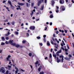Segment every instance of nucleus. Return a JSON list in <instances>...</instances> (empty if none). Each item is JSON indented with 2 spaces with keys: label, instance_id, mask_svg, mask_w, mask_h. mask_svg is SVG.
<instances>
[{
  "label": "nucleus",
  "instance_id": "nucleus-1",
  "mask_svg": "<svg viewBox=\"0 0 74 74\" xmlns=\"http://www.w3.org/2000/svg\"><path fill=\"white\" fill-rule=\"evenodd\" d=\"M30 30H34L35 29V27L34 26H31L29 27Z\"/></svg>",
  "mask_w": 74,
  "mask_h": 74
},
{
  "label": "nucleus",
  "instance_id": "nucleus-2",
  "mask_svg": "<svg viewBox=\"0 0 74 74\" xmlns=\"http://www.w3.org/2000/svg\"><path fill=\"white\" fill-rule=\"evenodd\" d=\"M60 9L62 10V11H64L65 10V8L64 6H62L60 8Z\"/></svg>",
  "mask_w": 74,
  "mask_h": 74
},
{
  "label": "nucleus",
  "instance_id": "nucleus-3",
  "mask_svg": "<svg viewBox=\"0 0 74 74\" xmlns=\"http://www.w3.org/2000/svg\"><path fill=\"white\" fill-rule=\"evenodd\" d=\"M53 56L55 58L56 60H58L59 59L58 57H57L56 58V54H53Z\"/></svg>",
  "mask_w": 74,
  "mask_h": 74
},
{
  "label": "nucleus",
  "instance_id": "nucleus-4",
  "mask_svg": "<svg viewBox=\"0 0 74 74\" xmlns=\"http://www.w3.org/2000/svg\"><path fill=\"white\" fill-rule=\"evenodd\" d=\"M44 2V0H40L39 1V2L38 3V6H39L40 5V4H41L42 3V2Z\"/></svg>",
  "mask_w": 74,
  "mask_h": 74
},
{
  "label": "nucleus",
  "instance_id": "nucleus-5",
  "mask_svg": "<svg viewBox=\"0 0 74 74\" xmlns=\"http://www.w3.org/2000/svg\"><path fill=\"white\" fill-rule=\"evenodd\" d=\"M61 52H62V50H60L59 51H58L56 53V54L57 56H59V53H61Z\"/></svg>",
  "mask_w": 74,
  "mask_h": 74
},
{
  "label": "nucleus",
  "instance_id": "nucleus-6",
  "mask_svg": "<svg viewBox=\"0 0 74 74\" xmlns=\"http://www.w3.org/2000/svg\"><path fill=\"white\" fill-rule=\"evenodd\" d=\"M0 71L2 72V73H4L5 71V70H4V68L1 69L0 70Z\"/></svg>",
  "mask_w": 74,
  "mask_h": 74
},
{
  "label": "nucleus",
  "instance_id": "nucleus-7",
  "mask_svg": "<svg viewBox=\"0 0 74 74\" xmlns=\"http://www.w3.org/2000/svg\"><path fill=\"white\" fill-rule=\"evenodd\" d=\"M54 45H55V47L56 48V49H58V45H56V43H54Z\"/></svg>",
  "mask_w": 74,
  "mask_h": 74
},
{
  "label": "nucleus",
  "instance_id": "nucleus-8",
  "mask_svg": "<svg viewBox=\"0 0 74 74\" xmlns=\"http://www.w3.org/2000/svg\"><path fill=\"white\" fill-rule=\"evenodd\" d=\"M60 4H63L64 3V0H60Z\"/></svg>",
  "mask_w": 74,
  "mask_h": 74
},
{
  "label": "nucleus",
  "instance_id": "nucleus-9",
  "mask_svg": "<svg viewBox=\"0 0 74 74\" xmlns=\"http://www.w3.org/2000/svg\"><path fill=\"white\" fill-rule=\"evenodd\" d=\"M13 42H14V40H10L9 41V44H10L12 45V43H13Z\"/></svg>",
  "mask_w": 74,
  "mask_h": 74
},
{
  "label": "nucleus",
  "instance_id": "nucleus-10",
  "mask_svg": "<svg viewBox=\"0 0 74 74\" xmlns=\"http://www.w3.org/2000/svg\"><path fill=\"white\" fill-rule=\"evenodd\" d=\"M18 5H21V6L24 5H25V4L24 3H18Z\"/></svg>",
  "mask_w": 74,
  "mask_h": 74
},
{
  "label": "nucleus",
  "instance_id": "nucleus-11",
  "mask_svg": "<svg viewBox=\"0 0 74 74\" xmlns=\"http://www.w3.org/2000/svg\"><path fill=\"white\" fill-rule=\"evenodd\" d=\"M17 7H18V8H17L16 9L17 10H21V7L20 6L18 5Z\"/></svg>",
  "mask_w": 74,
  "mask_h": 74
},
{
  "label": "nucleus",
  "instance_id": "nucleus-12",
  "mask_svg": "<svg viewBox=\"0 0 74 74\" xmlns=\"http://www.w3.org/2000/svg\"><path fill=\"white\" fill-rule=\"evenodd\" d=\"M65 59H66V60H69L71 59V58H64Z\"/></svg>",
  "mask_w": 74,
  "mask_h": 74
},
{
  "label": "nucleus",
  "instance_id": "nucleus-13",
  "mask_svg": "<svg viewBox=\"0 0 74 74\" xmlns=\"http://www.w3.org/2000/svg\"><path fill=\"white\" fill-rule=\"evenodd\" d=\"M56 8H57V10H56V12H59V10H58V9H59V7L58 6H56Z\"/></svg>",
  "mask_w": 74,
  "mask_h": 74
},
{
  "label": "nucleus",
  "instance_id": "nucleus-14",
  "mask_svg": "<svg viewBox=\"0 0 74 74\" xmlns=\"http://www.w3.org/2000/svg\"><path fill=\"white\" fill-rule=\"evenodd\" d=\"M44 5H43L41 6V8H40V10H44Z\"/></svg>",
  "mask_w": 74,
  "mask_h": 74
},
{
  "label": "nucleus",
  "instance_id": "nucleus-15",
  "mask_svg": "<svg viewBox=\"0 0 74 74\" xmlns=\"http://www.w3.org/2000/svg\"><path fill=\"white\" fill-rule=\"evenodd\" d=\"M41 67H42L41 66H40L38 68V71H39L40 72V70H41Z\"/></svg>",
  "mask_w": 74,
  "mask_h": 74
},
{
  "label": "nucleus",
  "instance_id": "nucleus-16",
  "mask_svg": "<svg viewBox=\"0 0 74 74\" xmlns=\"http://www.w3.org/2000/svg\"><path fill=\"white\" fill-rule=\"evenodd\" d=\"M6 74H11V73L10 72V71H6Z\"/></svg>",
  "mask_w": 74,
  "mask_h": 74
},
{
  "label": "nucleus",
  "instance_id": "nucleus-17",
  "mask_svg": "<svg viewBox=\"0 0 74 74\" xmlns=\"http://www.w3.org/2000/svg\"><path fill=\"white\" fill-rule=\"evenodd\" d=\"M47 45L48 46H50V44L49 43V42L48 41L47 42Z\"/></svg>",
  "mask_w": 74,
  "mask_h": 74
},
{
  "label": "nucleus",
  "instance_id": "nucleus-18",
  "mask_svg": "<svg viewBox=\"0 0 74 74\" xmlns=\"http://www.w3.org/2000/svg\"><path fill=\"white\" fill-rule=\"evenodd\" d=\"M15 47H16V48H18V47H20V45L18 44L16 45Z\"/></svg>",
  "mask_w": 74,
  "mask_h": 74
},
{
  "label": "nucleus",
  "instance_id": "nucleus-19",
  "mask_svg": "<svg viewBox=\"0 0 74 74\" xmlns=\"http://www.w3.org/2000/svg\"><path fill=\"white\" fill-rule=\"evenodd\" d=\"M1 38L3 41H4L5 40V38L4 37H2Z\"/></svg>",
  "mask_w": 74,
  "mask_h": 74
},
{
  "label": "nucleus",
  "instance_id": "nucleus-20",
  "mask_svg": "<svg viewBox=\"0 0 74 74\" xmlns=\"http://www.w3.org/2000/svg\"><path fill=\"white\" fill-rule=\"evenodd\" d=\"M8 3H9V4L10 5H12V4H11V1H8Z\"/></svg>",
  "mask_w": 74,
  "mask_h": 74
},
{
  "label": "nucleus",
  "instance_id": "nucleus-21",
  "mask_svg": "<svg viewBox=\"0 0 74 74\" xmlns=\"http://www.w3.org/2000/svg\"><path fill=\"white\" fill-rule=\"evenodd\" d=\"M1 45H5V43L3 42H1Z\"/></svg>",
  "mask_w": 74,
  "mask_h": 74
},
{
  "label": "nucleus",
  "instance_id": "nucleus-22",
  "mask_svg": "<svg viewBox=\"0 0 74 74\" xmlns=\"http://www.w3.org/2000/svg\"><path fill=\"white\" fill-rule=\"evenodd\" d=\"M12 45H13V46H16V44L15 43H13L12 44Z\"/></svg>",
  "mask_w": 74,
  "mask_h": 74
},
{
  "label": "nucleus",
  "instance_id": "nucleus-23",
  "mask_svg": "<svg viewBox=\"0 0 74 74\" xmlns=\"http://www.w3.org/2000/svg\"><path fill=\"white\" fill-rule=\"evenodd\" d=\"M14 33H15V34H17V35L18 34H19V32H16V31Z\"/></svg>",
  "mask_w": 74,
  "mask_h": 74
},
{
  "label": "nucleus",
  "instance_id": "nucleus-24",
  "mask_svg": "<svg viewBox=\"0 0 74 74\" xmlns=\"http://www.w3.org/2000/svg\"><path fill=\"white\" fill-rule=\"evenodd\" d=\"M11 6V8L13 9V10H14V7L13 6H12V5H10Z\"/></svg>",
  "mask_w": 74,
  "mask_h": 74
},
{
  "label": "nucleus",
  "instance_id": "nucleus-25",
  "mask_svg": "<svg viewBox=\"0 0 74 74\" xmlns=\"http://www.w3.org/2000/svg\"><path fill=\"white\" fill-rule=\"evenodd\" d=\"M11 23L12 25H15V22L14 21H12V23Z\"/></svg>",
  "mask_w": 74,
  "mask_h": 74
},
{
  "label": "nucleus",
  "instance_id": "nucleus-26",
  "mask_svg": "<svg viewBox=\"0 0 74 74\" xmlns=\"http://www.w3.org/2000/svg\"><path fill=\"white\" fill-rule=\"evenodd\" d=\"M51 4L52 5H53V4H54V1H52Z\"/></svg>",
  "mask_w": 74,
  "mask_h": 74
},
{
  "label": "nucleus",
  "instance_id": "nucleus-27",
  "mask_svg": "<svg viewBox=\"0 0 74 74\" xmlns=\"http://www.w3.org/2000/svg\"><path fill=\"white\" fill-rule=\"evenodd\" d=\"M59 57L60 58H64L63 57V56L61 55V56H59Z\"/></svg>",
  "mask_w": 74,
  "mask_h": 74
},
{
  "label": "nucleus",
  "instance_id": "nucleus-28",
  "mask_svg": "<svg viewBox=\"0 0 74 74\" xmlns=\"http://www.w3.org/2000/svg\"><path fill=\"white\" fill-rule=\"evenodd\" d=\"M5 43L6 44H9V42H8L7 41L5 42Z\"/></svg>",
  "mask_w": 74,
  "mask_h": 74
},
{
  "label": "nucleus",
  "instance_id": "nucleus-29",
  "mask_svg": "<svg viewBox=\"0 0 74 74\" xmlns=\"http://www.w3.org/2000/svg\"><path fill=\"white\" fill-rule=\"evenodd\" d=\"M50 18H53V15L52 14H51L50 15Z\"/></svg>",
  "mask_w": 74,
  "mask_h": 74
},
{
  "label": "nucleus",
  "instance_id": "nucleus-30",
  "mask_svg": "<svg viewBox=\"0 0 74 74\" xmlns=\"http://www.w3.org/2000/svg\"><path fill=\"white\" fill-rule=\"evenodd\" d=\"M44 74V72L43 71H42L41 72H40V74Z\"/></svg>",
  "mask_w": 74,
  "mask_h": 74
},
{
  "label": "nucleus",
  "instance_id": "nucleus-31",
  "mask_svg": "<svg viewBox=\"0 0 74 74\" xmlns=\"http://www.w3.org/2000/svg\"><path fill=\"white\" fill-rule=\"evenodd\" d=\"M26 4L27 7H29L30 5V4H28L27 3H26Z\"/></svg>",
  "mask_w": 74,
  "mask_h": 74
},
{
  "label": "nucleus",
  "instance_id": "nucleus-32",
  "mask_svg": "<svg viewBox=\"0 0 74 74\" xmlns=\"http://www.w3.org/2000/svg\"><path fill=\"white\" fill-rule=\"evenodd\" d=\"M51 43L52 44H54L53 42V41L52 40H51Z\"/></svg>",
  "mask_w": 74,
  "mask_h": 74
},
{
  "label": "nucleus",
  "instance_id": "nucleus-33",
  "mask_svg": "<svg viewBox=\"0 0 74 74\" xmlns=\"http://www.w3.org/2000/svg\"><path fill=\"white\" fill-rule=\"evenodd\" d=\"M5 38L6 40H8L9 39V38L8 37H6Z\"/></svg>",
  "mask_w": 74,
  "mask_h": 74
},
{
  "label": "nucleus",
  "instance_id": "nucleus-34",
  "mask_svg": "<svg viewBox=\"0 0 74 74\" xmlns=\"http://www.w3.org/2000/svg\"><path fill=\"white\" fill-rule=\"evenodd\" d=\"M61 49H62V50H63V51H64V47H61Z\"/></svg>",
  "mask_w": 74,
  "mask_h": 74
},
{
  "label": "nucleus",
  "instance_id": "nucleus-35",
  "mask_svg": "<svg viewBox=\"0 0 74 74\" xmlns=\"http://www.w3.org/2000/svg\"><path fill=\"white\" fill-rule=\"evenodd\" d=\"M4 22H8V20L6 19L4 21Z\"/></svg>",
  "mask_w": 74,
  "mask_h": 74
},
{
  "label": "nucleus",
  "instance_id": "nucleus-36",
  "mask_svg": "<svg viewBox=\"0 0 74 74\" xmlns=\"http://www.w3.org/2000/svg\"><path fill=\"white\" fill-rule=\"evenodd\" d=\"M29 56H32V53H29Z\"/></svg>",
  "mask_w": 74,
  "mask_h": 74
},
{
  "label": "nucleus",
  "instance_id": "nucleus-37",
  "mask_svg": "<svg viewBox=\"0 0 74 74\" xmlns=\"http://www.w3.org/2000/svg\"><path fill=\"white\" fill-rule=\"evenodd\" d=\"M36 38H37L39 40H40V36L37 37Z\"/></svg>",
  "mask_w": 74,
  "mask_h": 74
},
{
  "label": "nucleus",
  "instance_id": "nucleus-38",
  "mask_svg": "<svg viewBox=\"0 0 74 74\" xmlns=\"http://www.w3.org/2000/svg\"><path fill=\"white\" fill-rule=\"evenodd\" d=\"M22 42L23 43V44H25V43H26V41L25 40H23L22 41Z\"/></svg>",
  "mask_w": 74,
  "mask_h": 74
},
{
  "label": "nucleus",
  "instance_id": "nucleus-39",
  "mask_svg": "<svg viewBox=\"0 0 74 74\" xmlns=\"http://www.w3.org/2000/svg\"><path fill=\"white\" fill-rule=\"evenodd\" d=\"M34 5V3H31V6L32 7H33V5Z\"/></svg>",
  "mask_w": 74,
  "mask_h": 74
},
{
  "label": "nucleus",
  "instance_id": "nucleus-40",
  "mask_svg": "<svg viewBox=\"0 0 74 74\" xmlns=\"http://www.w3.org/2000/svg\"><path fill=\"white\" fill-rule=\"evenodd\" d=\"M52 57V55L51 54H50V56H49V58H51V57Z\"/></svg>",
  "mask_w": 74,
  "mask_h": 74
},
{
  "label": "nucleus",
  "instance_id": "nucleus-41",
  "mask_svg": "<svg viewBox=\"0 0 74 74\" xmlns=\"http://www.w3.org/2000/svg\"><path fill=\"white\" fill-rule=\"evenodd\" d=\"M33 12L32 11V13L30 14L31 15H33Z\"/></svg>",
  "mask_w": 74,
  "mask_h": 74
},
{
  "label": "nucleus",
  "instance_id": "nucleus-42",
  "mask_svg": "<svg viewBox=\"0 0 74 74\" xmlns=\"http://www.w3.org/2000/svg\"><path fill=\"white\" fill-rule=\"evenodd\" d=\"M6 8L8 10V11H10V10H9V8H8V7H6Z\"/></svg>",
  "mask_w": 74,
  "mask_h": 74
},
{
  "label": "nucleus",
  "instance_id": "nucleus-43",
  "mask_svg": "<svg viewBox=\"0 0 74 74\" xmlns=\"http://www.w3.org/2000/svg\"><path fill=\"white\" fill-rule=\"evenodd\" d=\"M60 62V60H57L58 63H59Z\"/></svg>",
  "mask_w": 74,
  "mask_h": 74
},
{
  "label": "nucleus",
  "instance_id": "nucleus-44",
  "mask_svg": "<svg viewBox=\"0 0 74 74\" xmlns=\"http://www.w3.org/2000/svg\"><path fill=\"white\" fill-rule=\"evenodd\" d=\"M44 42H46V41H47V40H46V39L45 38L44 39Z\"/></svg>",
  "mask_w": 74,
  "mask_h": 74
},
{
  "label": "nucleus",
  "instance_id": "nucleus-45",
  "mask_svg": "<svg viewBox=\"0 0 74 74\" xmlns=\"http://www.w3.org/2000/svg\"><path fill=\"white\" fill-rule=\"evenodd\" d=\"M9 58H8V57H7L6 58V59L8 61H9Z\"/></svg>",
  "mask_w": 74,
  "mask_h": 74
},
{
  "label": "nucleus",
  "instance_id": "nucleus-46",
  "mask_svg": "<svg viewBox=\"0 0 74 74\" xmlns=\"http://www.w3.org/2000/svg\"><path fill=\"white\" fill-rule=\"evenodd\" d=\"M2 51H3V49L0 50V53H1V52H2Z\"/></svg>",
  "mask_w": 74,
  "mask_h": 74
},
{
  "label": "nucleus",
  "instance_id": "nucleus-47",
  "mask_svg": "<svg viewBox=\"0 0 74 74\" xmlns=\"http://www.w3.org/2000/svg\"><path fill=\"white\" fill-rule=\"evenodd\" d=\"M8 68H11V66H10L8 65Z\"/></svg>",
  "mask_w": 74,
  "mask_h": 74
},
{
  "label": "nucleus",
  "instance_id": "nucleus-48",
  "mask_svg": "<svg viewBox=\"0 0 74 74\" xmlns=\"http://www.w3.org/2000/svg\"><path fill=\"white\" fill-rule=\"evenodd\" d=\"M27 36H29V34L28 33H27Z\"/></svg>",
  "mask_w": 74,
  "mask_h": 74
},
{
  "label": "nucleus",
  "instance_id": "nucleus-49",
  "mask_svg": "<svg viewBox=\"0 0 74 74\" xmlns=\"http://www.w3.org/2000/svg\"><path fill=\"white\" fill-rule=\"evenodd\" d=\"M52 22L50 23V26H52Z\"/></svg>",
  "mask_w": 74,
  "mask_h": 74
},
{
  "label": "nucleus",
  "instance_id": "nucleus-50",
  "mask_svg": "<svg viewBox=\"0 0 74 74\" xmlns=\"http://www.w3.org/2000/svg\"><path fill=\"white\" fill-rule=\"evenodd\" d=\"M40 45H41V46H42V43H40L39 44Z\"/></svg>",
  "mask_w": 74,
  "mask_h": 74
},
{
  "label": "nucleus",
  "instance_id": "nucleus-51",
  "mask_svg": "<svg viewBox=\"0 0 74 74\" xmlns=\"http://www.w3.org/2000/svg\"><path fill=\"white\" fill-rule=\"evenodd\" d=\"M38 64V61H37L35 63V64Z\"/></svg>",
  "mask_w": 74,
  "mask_h": 74
},
{
  "label": "nucleus",
  "instance_id": "nucleus-52",
  "mask_svg": "<svg viewBox=\"0 0 74 74\" xmlns=\"http://www.w3.org/2000/svg\"><path fill=\"white\" fill-rule=\"evenodd\" d=\"M54 50L55 51H57L58 50L56 49H54Z\"/></svg>",
  "mask_w": 74,
  "mask_h": 74
},
{
  "label": "nucleus",
  "instance_id": "nucleus-53",
  "mask_svg": "<svg viewBox=\"0 0 74 74\" xmlns=\"http://www.w3.org/2000/svg\"><path fill=\"white\" fill-rule=\"evenodd\" d=\"M65 32L66 33H67V31L65 30Z\"/></svg>",
  "mask_w": 74,
  "mask_h": 74
},
{
  "label": "nucleus",
  "instance_id": "nucleus-54",
  "mask_svg": "<svg viewBox=\"0 0 74 74\" xmlns=\"http://www.w3.org/2000/svg\"><path fill=\"white\" fill-rule=\"evenodd\" d=\"M61 61L62 62H63V58L62 59Z\"/></svg>",
  "mask_w": 74,
  "mask_h": 74
},
{
  "label": "nucleus",
  "instance_id": "nucleus-55",
  "mask_svg": "<svg viewBox=\"0 0 74 74\" xmlns=\"http://www.w3.org/2000/svg\"><path fill=\"white\" fill-rule=\"evenodd\" d=\"M8 35H10V32H8V33L7 34Z\"/></svg>",
  "mask_w": 74,
  "mask_h": 74
},
{
  "label": "nucleus",
  "instance_id": "nucleus-56",
  "mask_svg": "<svg viewBox=\"0 0 74 74\" xmlns=\"http://www.w3.org/2000/svg\"><path fill=\"white\" fill-rule=\"evenodd\" d=\"M7 25H10V23H9V22L7 23Z\"/></svg>",
  "mask_w": 74,
  "mask_h": 74
},
{
  "label": "nucleus",
  "instance_id": "nucleus-57",
  "mask_svg": "<svg viewBox=\"0 0 74 74\" xmlns=\"http://www.w3.org/2000/svg\"><path fill=\"white\" fill-rule=\"evenodd\" d=\"M10 57H11V56L10 55H9L8 56V58H10Z\"/></svg>",
  "mask_w": 74,
  "mask_h": 74
},
{
  "label": "nucleus",
  "instance_id": "nucleus-58",
  "mask_svg": "<svg viewBox=\"0 0 74 74\" xmlns=\"http://www.w3.org/2000/svg\"><path fill=\"white\" fill-rule=\"evenodd\" d=\"M43 37H44V38L46 37V35H44L43 36Z\"/></svg>",
  "mask_w": 74,
  "mask_h": 74
},
{
  "label": "nucleus",
  "instance_id": "nucleus-59",
  "mask_svg": "<svg viewBox=\"0 0 74 74\" xmlns=\"http://www.w3.org/2000/svg\"><path fill=\"white\" fill-rule=\"evenodd\" d=\"M65 51H66V52H67V49H65Z\"/></svg>",
  "mask_w": 74,
  "mask_h": 74
},
{
  "label": "nucleus",
  "instance_id": "nucleus-60",
  "mask_svg": "<svg viewBox=\"0 0 74 74\" xmlns=\"http://www.w3.org/2000/svg\"><path fill=\"white\" fill-rule=\"evenodd\" d=\"M5 36H8V34H5Z\"/></svg>",
  "mask_w": 74,
  "mask_h": 74
},
{
  "label": "nucleus",
  "instance_id": "nucleus-61",
  "mask_svg": "<svg viewBox=\"0 0 74 74\" xmlns=\"http://www.w3.org/2000/svg\"><path fill=\"white\" fill-rule=\"evenodd\" d=\"M33 19H35V17H32Z\"/></svg>",
  "mask_w": 74,
  "mask_h": 74
},
{
  "label": "nucleus",
  "instance_id": "nucleus-62",
  "mask_svg": "<svg viewBox=\"0 0 74 74\" xmlns=\"http://www.w3.org/2000/svg\"><path fill=\"white\" fill-rule=\"evenodd\" d=\"M45 3H47V0H45Z\"/></svg>",
  "mask_w": 74,
  "mask_h": 74
},
{
  "label": "nucleus",
  "instance_id": "nucleus-63",
  "mask_svg": "<svg viewBox=\"0 0 74 74\" xmlns=\"http://www.w3.org/2000/svg\"><path fill=\"white\" fill-rule=\"evenodd\" d=\"M53 37H55V34H53Z\"/></svg>",
  "mask_w": 74,
  "mask_h": 74
},
{
  "label": "nucleus",
  "instance_id": "nucleus-64",
  "mask_svg": "<svg viewBox=\"0 0 74 74\" xmlns=\"http://www.w3.org/2000/svg\"><path fill=\"white\" fill-rule=\"evenodd\" d=\"M23 26V23H22L21 25V26Z\"/></svg>",
  "mask_w": 74,
  "mask_h": 74
}]
</instances>
